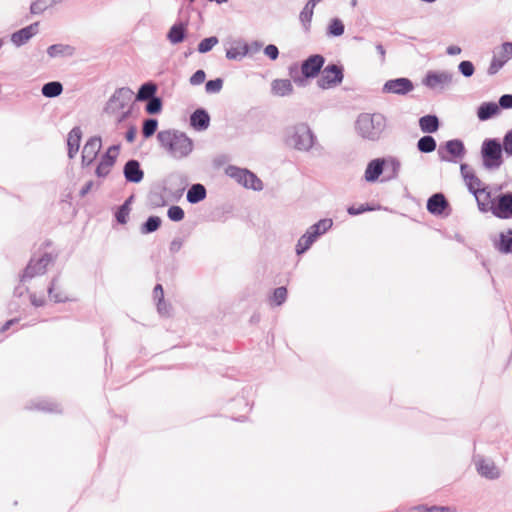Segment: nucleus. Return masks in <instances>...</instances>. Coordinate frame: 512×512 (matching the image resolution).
Wrapping results in <instances>:
<instances>
[{
  "instance_id": "f257e3e1",
  "label": "nucleus",
  "mask_w": 512,
  "mask_h": 512,
  "mask_svg": "<svg viewBox=\"0 0 512 512\" xmlns=\"http://www.w3.org/2000/svg\"><path fill=\"white\" fill-rule=\"evenodd\" d=\"M157 139L161 147L174 159L186 158L193 151L192 139L179 130H162L158 132Z\"/></svg>"
},
{
  "instance_id": "f03ea898",
  "label": "nucleus",
  "mask_w": 512,
  "mask_h": 512,
  "mask_svg": "<svg viewBox=\"0 0 512 512\" xmlns=\"http://www.w3.org/2000/svg\"><path fill=\"white\" fill-rule=\"evenodd\" d=\"M284 142L297 151L308 152L316 144L317 138L308 124L297 123L285 128Z\"/></svg>"
},
{
  "instance_id": "7ed1b4c3",
  "label": "nucleus",
  "mask_w": 512,
  "mask_h": 512,
  "mask_svg": "<svg viewBox=\"0 0 512 512\" xmlns=\"http://www.w3.org/2000/svg\"><path fill=\"white\" fill-rule=\"evenodd\" d=\"M387 127V118L381 113H362L356 120V130L367 140L377 141Z\"/></svg>"
},
{
  "instance_id": "20e7f679",
  "label": "nucleus",
  "mask_w": 512,
  "mask_h": 512,
  "mask_svg": "<svg viewBox=\"0 0 512 512\" xmlns=\"http://www.w3.org/2000/svg\"><path fill=\"white\" fill-rule=\"evenodd\" d=\"M460 171L468 190L475 196L479 210L481 212H487V200L490 198V192L481 187L482 181L474 174L467 164H461Z\"/></svg>"
},
{
  "instance_id": "39448f33",
  "label": "nucleus",
  "mask_w": 512,
  "mask_h": 512,
  "mask_svg": "<svg viewBox=\"0 0 512 512\" xmlns=\"http://www.w3.org/2000/svg\"><path fill=\"white\" fill-rule=\"evenodd\" d=\"M480 153L483 167L487 170H496L503 164L502 145L496 138L485 139L482 142Z\"/></svg>"
},
{
  "instance_id": "423d86ee",
  "label": "nucleus",
  "mask_w": 512,
  "mask_h": 512,
  "mask_svg": "<svg viewBox=\"0 0 512 512\" xmlns=\"http://www.w3.org/2000/svg\"><path fill=\"white\" fill-rule=\"evenodd\" d=\"M333 225L332 219L325 218L311 225L306 232L299 238L296 245V254L302 255L310 249L316 240L325 234Z\"/></svg>"
},
{
  "instance_id": "0eeeda50",
  "label": "nucleus",
  "mask_w": 512,
  "mask_h": 512,
  "mask_svg": "<svg viewBox=\"0 0 512 512\" xmlns=\"http://www.w3.org/2000/svg\"><path fill=\"white\" fill-rule=\"evenodd\" d=\"M134 92L128 87H121L114 91L106 102L103 112L108 116L119 114L120 111L131 106Z\"/></svg>"
},
{
  "instance_id": "6e6552de",
  "label": "nucleus",
  "mask_w": 512,
  "mask_h": 512,
  "mask_svg": "<svg viewBox=\"0 0 512 512\" xmlns=\"http://www.w3.org/2000/svg\"><path fill=\"white\" fill-rule=\"evenodd\" d=\"M225 173L245 188L252 189L254 191H261L263 189L262 181L256 176V174L248 169L229 165L226 167Z\"/></svg>"
},
{
  "instance_id": "1a4fd4ad",
  "label": "nucleus",
  "mask_w": 512,
  "mask_h": 512,
  "mask_svg": "<svg viewBox=\"0 0 512 512\" xmlns=\"http://www.w3.org/2000/svg\"><path fill=\"white\" fill-rule=\"evenodd\" d=\"M488 211L499 219H512V192L500 193L487 200Z\"/></svg>"
},
{
  "instance_id": "9d476101",
  "label": "nucleus",
  "mask_w": 512,
  "mask_h": 512,
  "mask_svg": "<svg viewBox=\"0 0 512 512\" xmlns=\"http://www.w3.org/2000/svg\"><path fill=\"white\" fill-rule=\"evenodd\" d=\"M54 258L49 253H44L40 258H31L28 265L26 266L23 275L21 276V282H26L35 276L43 275L46 272L48 265L53 263Z\"/></svg>"
},
{
  "instance_id": "9b49d317",
  "label": "nucleus",
  "mask_w": 512,
  "mask_h": 512,
  "mask_svg": "<svg viewBox=\"0 0 512 512\" xmlns=\"http://www.w3.org/2000/svg\"><path fill=\"white\" fill-rule=\"evenodd\" d=\"M344 78L343 68L336 64L327 65L318 79V86L322 89H329L342 83Z\"/></svg>"
},
{
  "instance_id": "f8f14e48",
  "label": "nucleus",
  "mask_w": 512,
  "mask_h": 512,
  "mask_svg": "<svg viewBox=\"0 0 512 512\" xmlns=\"http://www.w3.org/2000/svg\"><path fill=\"white\" fill-rule=\"evenodd\" d=\"M465 154V146L464 143L459 139H452L445 144L440 145L438 148V155L441 161L451 162L453 158H462Z\"/></svg>"
},
{
  "instance_id": "ddd939ff",
  "label": "nucleus",
  "mask_w": 512,
  "mask_h": 512,
  "mask_svg": "<svg viewBox=\"0 0 512 512\" xmlns=\"http://www.w3.org/2000/svg\"><path fill=\"white\" fill-rule=\"evenodd\" d=\"M453 81V73L448 71L434 72L430 71L427 73L423 80V84L433 90H443L445 87L450 85Z\"/></svg>"
},
{
  "instance_id": "4468645a",
  "label": "nucleus",
  "mask_w": 512,
  "mask_h": 512,
  "mask_svg": "<svg viewBox=\"0 0 512 512\" xmlns=\"http://www.w3.org/2000/svg\"><path fill=\"white\" fill-rule=\"evenodd\" d=\"M414 89L413 82L405 77L390 79L382 87V92L387 94L406 95Z\"/></svg>"
},
{
  "instance_id": "2eb2a0df",
  "label": "nucleus",
  "mask_w": 512,
  "mask_h": 512,
  "mask_svg": "<svg viewBox=\"0 0 512 512\" xmlns=\"http://www.w3.org/2000/svg\"><path fill=\"white\" fill-rule=\"evenodd\" d=\"M325 63V58L320 54H313L306 58L301 64V72L305 78H314L316 77L323 65Z\"/></svg>"
},
{
  "instance_id": "dca6fc26",
  "label": "nucleus",
  "mask_w": 512,
  "mask_h": 512,
  "mask_svg": "<svg viewBox=\"0 0 512 512\" xmlns=\"http://www.w3.org/2000/svg\"><path fill=\"white\" fill-rule=\"evenodd\" d=\"M512 57V42H504L501 45L499 55H494L487 73L489 75H495L505 65V63Z\"/></svg>"
},
{
  "instance_id": "f3484780",
  "label": "nucleus",
  "mask_w": 512,
  "mask_h": 512,
  "mask_svg": "<svg viewBox=\"0 0 512 512\" xmlns=\"http://www.w3.org/2000/svg\"><path fill=\"white\" fill-rule=\"evenodd\" d=\"M474 463L477 472L482 476L490 480L498 479L501 475L500 470L495 463L490 459H485L478 455L474 457Z\"/></svg>"
},
{
  "instance_id": "a211bd4d",
  "label": "nucleus",
  "mask_w": 512,
  "mask_h": 512,
  "mask_svg": "<svg viewBox=\"0 0 512 512\" xmlns=\"http://www.w3.org/2000/svg\"><path fill=\"white\" fill-rule=\"evenodd\" d=\"M102 147V141L99 136L91 137L83 147L82 165L89 166L96 159Z\"/></svg>"
},
{
  "instance_id": "6ab92c4d",
  "label": "nucleus",
  "mask_w": 512,
  "mask_h": 512,
  "mask_svg": "<svg viewBox=\"0 0 512 512\" xmlns=\"http://www.w3.org/2000/svg\"><path fill=\"white\" fill-rule=\"evenodd\" d=\"M39 31V23H32L11 34L10 40L16 47L26 44Z\"/></svg>"
},
{
  "instance_id": "aec40b11",
  "label": "nucleus",
  "mask_w": 512,
  "mask_h": 512,
  "mask_svg": "<svg viewBox=\"0 0 512 512\" xmlns=\"http://www.w3.org/2000/svg\"><path fill=\"white\" fill-rule=\"evenodd\" d=\"M123 174L126 181L131 183H139L144 178V171L141 169L139 161L135 159H130L125 163Z\"/></svg>"
},
{
  "instance_id": "412c9836",
  "label": "nucleus",
  "mask_w": 512,
  "mask_h": 512,
  "mask_svg": "<svg viewBox=\"0 0 512 512\" xmlns=\"http://www.w3.org/2000/svg\"><path fill=\"white\" fill-rule=\"evenodd\" d=\"M385 166L382 158H375L371 160L365 169L364 179L367 182H376L379 177L384 174Z\"/></svg>"
},
{
  "instance_id": "4be33fe9",
  "label": "nucleus",
  "mask_w": 512,
  "mask_h": 512,
  "mask_svg": "<svg viewBox=\"0 0 512 512\" xmlns=\"http://www.w3.org/2000/svg\"><path fill=\"white\" fill-rule=\"evenodd\" d=\"M382 159L385 166L384 177L382 181H391L397 179L401 169L400 160L393 156L383 157Z\"/></svg>"
},
{
  "instance_id": "5701e85b",
  "label": "nucleus",
  "mask_w": 512,
  "mask_h": 512,
  "mask_svg": "<svg viewBox=\"0 0 512 512\" xmlns=\"http://www.w3.org/2000/svg\"><path fill=\"white\" fill-rule=\"evenodd\" d=\"M190 125L197 131H204L210 125V116L203 108L196 109L190 116Z\"/></svg>"
},
{
  "instance_id": "b1692460",
  "label": "nucleus",
  "mask_w": 512,
  "mask_h": 512,
  "mask_svg": "<svg viewBox=\"0 0 512 512\" xmlns=\"http://www.w3.org/2000/svg\"><path fill=\"white\" fill-rule=\"evenodd\" d=\"M448 205V201L442 193H435L427 201V210L431 214L440 215Z\"/></svg>"
},
{
  "instance_id": "393cba45",
  "label": "nucleus",
  "mask_w": 512,
  "mask_h": 512,
  "mask_svg": "<svg viewBox=\"0 0 512 512\" xmlns=\"http://www.w3.org/2000/svg\"><path fill=\"white\" fill-rule=\"evenodd\" d=\"M500 113L499 106L495 102H483L477 109V117L480 121H487Z\"/></svg>"
},
{
  "instance_id": "a878e982",
  "label": "nucleus",
  "mask_w": 512,
  "mask_h": 512,
  "mask_svg": "<svg viewBox=\"0 0 512 512\" xmlns=\"http://www.w3.org/2000/svg\"><path fill=\"white\" fill-rule=\"evenodd\" d=\"M293 90V85L289 79H275L271 83V92L275 96H288L293 93Z\"/></svg>"
},
{
  "instance_id": "bb28decb",
  "label": "nucleus",
  "mask_w": 512,
  "mask_h": 512,
  "mask_svg": "<svg viewBox=\"0 0 512 512\" xmlns=\"http://www.w3.org/2000/svg\"><path fill=\"white\" fill-rule=\"evenodd\" d=\"M82 137V131L80 127H74L68 134L67 145H68V156L73 158L79 150L80 141Z\"/></svg>"
},
{
  "instance_id": "cd10ccee",
  "label": "nucleus",
  "mask_w": 512,
  "mask_h": 512,
  "mask_svg": "<svg viewBox=\"0 0 512 512\" xmlns=\"http://www.w3.org/2000/svg\"><path fill=\"white\" fill-rule=\"evenodd\" d=\"M494 247L503 254L512 253V229L499 234V239L494 242Z\"/></svg>"
},
{
  "instance_id": "c85d7f7f",
  "label": "nucleus",
  "mask_w": 512,
  "mask_h": 512,
  "mask_svg": "<svg viewBox=\"0 0 512 512\" xmlns=\"http://www.w3.org/2000/svg\"><path fill=\"white\" fill-rule=\"evenodd\" d=\"M207 196L206 188L203 184H192L187 191L186 199L191 204H197L203 201Z\"/></svg>"
},
{
  "instance_id": "c756f323",
  "label": "nucleus",
  "mask_w": 512,
  "mask_h": 512,
  "mask_svg": "<svg viewBox=\"0 0 512 512\" xmlns=\"http://www.w3.org/2000/svg\"><path fill=\"white\" fill-rule=\"evenodd\" d=\"M186 32V25L184 23H175L168 31L167 39L173 45L179 44L184 41Z\"/></svg>"
},
{
  "instance_id": "7c9ffc66",
  "label": "nucleus",
  "mask_w": 512,
  "mask_h": 512,
  "mask_svg": "<svg viewBox=\"0 0 512 512\" xmlns=\"http://www.w3.org/2000/svg\"><path fill=\"white\" fill-rule=\"evenodd\" d=\"M75 53V48L67 44H53L47 48V54L51 58L71 57Z\"/></svg>"
},
{
  "instance_id": "2f4dec72",
  "label": "nucleus",
  "mask_w": 512,
  "mask_h": 512,
  "mask_svg": "<svg viewBox=\"0 0 512 512\" xmlns=\"http://www.w3.org/2000/svg\"><path fill=\"white\" fill-rule=\"evenodd\" d=\"M439 119L436 115L428 114L419 119V127L424 133H434L439 129Z\"/></svg>"
},
{
  "instance_id": "473e14b6",
  "label": "nucleus",
  "mask_w": 512,
  "mask_h": 512,
  "mask_svg": "<svg viewBox=\"0 0 512 512\" xmlns=\"http://www.w3.org/2000/svg\"><path fill=\"white\" fill-rule=\"evenodd\" d=\"M157 85L151 81L140 86L135 96L137 101H147L156 96Z\"/></svg>"
},
{
  "instance_id": "72a5a7b5",
  "label": "nucleus",
  "mask_w": 512,
  "mask_h": 512,
  "mask_svg": "<svg viewBox=\"0 0 512 512\" xmlns=\"http://www.w3.org/2000/svg\"><path fill=\"white\" fill-rule=\"evenodd\" d=\"M246 55H248V49L246 46H243V42H236L230 48L226 50V57L229 60L240 61Z\"/></svg>"
},
{
  "instance_id": "f704fd0d",
  "label": "nucleus",
  "mask_w": 512,
  "mask_h": 512,
  "mask_svg": "<svg viewBox=\"0 0 512 512\" xmlns=\"http://www.w3.org/2000/svg\"><path fill=\"white\" fill-rule=\"evenodd\" d=\"M59 276H56L52 279L50 286L48 287V294L50 299H52L55 303H61L68 300V297L64 294V292L58 286Z\"/></svg>"
},
{
  "instance_id": "c9c22d12",
  "label": "nucleus",
  "mask_w": 512,
  "mask_h": 512,
  "mask_svg": "<svg viewBox=\"0 0 512 512\" xmlns=\"http://www.w3.org/2000/svg\"><path fill=\"white\" fill-rule=\"evenodd\" d=\"M116 160L109 155H102L99 164L96 167L95 173L98 177H106L111 168L114 166Z\"/></svg>"
},
{
  "instance_id": "e433bc0d",
  "label": "nucleus",
  "mask_w": 512,
  "mask_h": 512,
  "mask_svg": "<svg viewBox=\"0 0 512 512\" xmlns=\"http://www.w3.org/2000/svg\"><path fill=\"white\" fill-rule=\"evenodd\" d=\"M63 91V85L59 81L47 82L42 86V95L46 98H55Z\"/></svg>"
},
{
  "instance_id": "4c0bfd02",
  "label": "nucleus",
  "mask_w": 512,
  "mask_h": 512,
  "mask_svg": "<svg viewBox=\"0 0 512 512\" xmlns=\"http://www.w3.org/2000/svg\"><path fill=\"white\" fill-rule=\"evenodd\" d=\"M436 147V140L430 135L421 137L417 142V149L422 153H431Z\"/></svg>"
},
{
  "instance_id": "58836bf2",
  "label": "nucleus",
  "mask_w": 512,
  "mask_h": 512,
  "mask_svg": "<svg viewBox=\"0 0 512 512\" xmlns=\"http://www.w3.org/2000/svg\"><path fill=\"white\" fill-rule=\"evenodd\" d=\"M162 220L158 216H150L147 220L141 225L140 232L142 234H150L158 230L161 226Z\"/></svg>"
},
{
  "instance_id": "ea45409f",
  "label": "nucleus",
  "mask_w": 512,
  "mask_h": 512,
  "mask_svg": "<svg viewBox=\"0 0 512 512\" xmlns=\"http://www.w3.org/2000/svg\"><path fill=\"white\" fill-rule=\"evenodd\" d=\"M314 6L312 3L307 2L302 11L300 12L299 19L305 31H308L314 14Z\"/></svg>"
},
{
  "instance_id": "a19ab883",
  "label": "nucleus",
  "mask_w": 512,
  "mask_h": 512,
  "mask_svg": "<svg viewBox=\"0 0 512 512\" xmlns=\"http://www.w3.org/2000/svg\"><path fill=\"white\" fill-rule=\"evenodd\" d=\"M345 26L339 18L330 20L327 26V35L332 37H339L344 34Z\"/></svg>"
},
{
  "instance_id": "79ce46f5",
  "label": "nucleus",
  "mask_w": 512,
  "mask_h": 512,
  "mask_svg": "<svg viewBox=\"0 0 512 512\" xmlns=\"http://www.w3.org/2000/svg\"><path fill=\"white\" fill-rule=\"evenodd\" d=\"M158 121L155 118H148L144 120L142 126V134L144 138H150L153 136L157 130Z\"/></svg>"
},
{
  "instance_id": "37998d69",
  "label": "nucleus",
  "mask_w": 512,
  "mask_h": 512,
  "mask_svg": "<svg viewBox=\"0 0 512 512\" xmlns=\"http://www.w3.org/2000/svg\"><path fill=\"white\" fill-rule=\"evenodd\" d=\"M145 110L148 114L154 115L158 114L162 110V100L161 98L155 96L149 100H147V104L145 106Z\"/></svg>"
},
{
  "instance_id": "c03bdc74",
  "label": "nucleus",
  "mask_w": 512,
  "mask_h": 512,
  "mask_svg": "<svg viewBox=\"0 0 512 512\" xmlns=\"http://www.w3.org/2000/svg\"><path fill=\"white\" fill-rule=\"evenodd\" d=\"M218 43V38L216 36H211L204 38L198 44V51L200 53H207Z\"/></svg>"
},
{
  "instance_id": "a18cd8bd",
  "label": "nucleus",
  "mask_w": 512,
  "mask_h": 512,
  "mask_svg": "<svg viewBox=\"0 0 512 512\" xmlns=\"http://www.w3.org/2000/svg\"><path fill=\"white\" fill-rule=\"evenodd\" d=\"M223 87V80L221 78H216L213 80H209L205 84V91L208 94H216L221 91Z\"/></svg>"
},
{
  "instance_id": "49530a36",
  "label": "nucleus",
  "mask_w": 512,
  "mask_h": 512,
  "mask_svg": "<svg viewBox=\"0 0 512 512\" xmlns=\"http://www.w3.org/2000/svg\"><path fill=\"white\" fill-rule=\"evenodd\" d=\"M167 216L171 221L179 222L184 219L185 213L180 206L173 205L168 209Z\"/></svg>"
},
{
  "instance_id": "de8ad7c7",
  "label": "nucleus",
  "mask_w": 512,
  "mask_h": 512,
  "mask_svg": "<svg viewBox=\"0 0 512 512\" xmlns=\"http://www.w3.org/2000/svg\"><path fill=\"white\" fill-rule=\"evenodd\" d=\"M287 298V289L284 286L278 287L274 290L272 300L277 306L282 305Z\"/></svg>"
},
{
  "instance_id": "09e8293b",
  "label": "nucleus",
  "mask_w": 512,
  "mask_h": 512,
  "mask_svg": "<svg viewBox=\"0 0 512 512\" xmlns=\"http://www.w3.org/2000/svg\"><path fill=\"white\" fill-rule=\"evenodd\" d=\"M458 69H459V72L464 77H471L475 71L473 63L468 60L461 61L458 65Z\"/></svg>"
},
{
  "instance_id": "8fccbe9b",
  "label": "nucleus",
  "mask_w": 512,
  "mask_h": 512,
  "mask_svg": "<svg viewBox=\"0 0 512 512\" xmlns=\"http://www.w3.org/2000/svg\"><path fill=\"white\" fill-rule=\"evenodd\" d=\"M129 207H127V203H124L122 204L116 214H115V217H116V220L120 223V224H125L127 222V218H128V215H129Z\"/></svg>"
},
{
  "instance_id": "3c124183",
  "label": "nucleus",
  "mask_w": 512,
  "mask_h": 512,
  "mask_svg": "<svg viewBox=\"0 0 512 512\" xmlns=\"http://www.w3.org/2000/svg\"><path fill=\"white\" fill-rule=\"evenodd\" d=\"M502 150L508 155L512 156V129L507 131L503 137Z\"/></svg>"
},
{
  "instance_id": "603ef678",
  "label": "nucleus",
  "mask_w": 512,
  "mask_h": 512,
  "mask_svg": "<svg viewBox=\"0 0 512 512\" xmlns=\"http://www.w3.org/2000/svg\"><path fill=\"white\" fill-rule=\"evenodd\" d=\"M35 409L46 412H60L58 405L48 401H39L38 403L35 404Z\"/></svg>"
},
{
  "instance_id": "864d4df0",
  "label": "nucleus",
  "mask_w": 512,
  "mask_h": 512,
  "mask_svg": "<svg viewBox=\"0 0 512 512\" xmlns=\"http://www.w3.org/2000/svg\"><path fill=\"white\" fill-rule=\"evenodd\" d=\"M206 74L204 70H197L191 77H190V84L191 85H200L205 81Z\"/></svg>"
},
{
  "instance_id": "5fc2aeb1",
  "label": "nucleus",
  "mask_w": 512,
  "mask_h": 512,
  "mask_svg": "<svg viewBox=\"0 0 512 512\" xmlns=\"http://www.w3.org/2000/svg\"><path fill=\"white\" fill-rule=\"evenodd\" d=\"M500 109H512V94H504L497 103Z\"/></svg>"
},
{
  "instance_id": "6e6d98bb",
  "label": "nucleus",
  "mask_w": 512,
  "mask_h": 512,
  "mask_svg": "<svg viewBox=\"0 0 512 512\" xmlns=\"http://www.w3.org/2000/svg\"><path fill=\"white\" fill-rule=\"evenodd\" d=\"M264 54L271 60H276L279 56V49L274 44H269L264 48Z\"/></svg>"
},
{
  "instance_id": "4d7b16f0",
  "label": "nucleus",
  "mask_w": 512,
  "mask_h": 512,
  "mask_svg": "<svg viewBox=\"0 0 512 512\" xmlns=\"http://www.w3.org/2000/svg\"><path fill=\"white\" fill-rule=\"evenodd\" d=\"M373 210L372 207H370L368 204H362L360 205L359 207H354V206H350L348 209H347V212L350 214V215H359V214H362L366 211H371Z\"/></svg>"
},
{
  "instance_id": "13d9d810",
  "label": "nucleus",
  "mask_w": 512,
  "mask_h": 512,
  "mask_svg": "<svg viewBox=\"0 0 512 512\" xmlns=\"http://www.w3.org/2000/svg\"><path fill=\"white\" fill-rule=\"evenodd\" d=\"M46 9L47 7L41 1L38 0L33 1L30 6V11L32 14H41Z\"/></svg>"
},
{
  "instance_id": "bf43d9fd",
  "label": "nucleus",
  "mask_w": 512,
  "mask_h": 512,
  "mask_svg": "<svg viewBox=\"0 0 512 512\" xmlns=\"http://www.w3.org/2000/svg\"><path fill=\"white\" fill-rule=\"evenodd\" d=\"M182 245H183V241L181 238H174L169 245L170 253L175 254V253L179 252L180 249L182 248Z\"/></svg>"
},
{
  "instance_id": "052dcab7",
  "label": "nucleus",
  "mask_w": 512,
  "mask_h": 512,
  "mask_svg": "<svg viewBox=\"0 0 512 512\" xmlns=\"http://www.w3.org/2000/svg\"><path fill=\"white\" fill-rule=\"evenodd\" d=\"M243 46H246L248 49V54H255L260 51L262 48V43L259 41H253L251 44H247L243 42Z\"/></svg>"
},
{
  "instance_id": "680f3d73",
  "label": "nucleus",
  "mask_w": 512,
  "mask_h": 512,
  "mask_svg": "<svg viewBox=\"0 0 512 512\" xmlns=\"http://www.w3.org/2000/svg\"><path fill=\"white\" fill-rule=\"evenodd\" d=\"M131 113H132V107L129 106L127 107L126 109L120 111L119 114H116L115 116L117 117V123H122L123 121H125L126 119H128L130 116H131Z\"/></svg>"
},
{
  "instance_id": "e2e57ef3",
  "label": "nucleus",
  "mask_w": 512,
  "mask_h": 512,
  "mask_svg": "<svg viewBox=\"0 0 512 512\" xmlns=\"http://www.w3.org/2000/svg\"><path fill=\"white\" fill-rule=\"evenodd\" d=\"M153 296L155 301H164V291L161 284H157L153 290Z\"/></svg>"
},
{
  "instance_id": "0e129e2a",
  "label": "nucleus",
  "mask_w": 512,
  "mask_h": 512,
  "mask_svg": "<svg viewBox=\"0 0 512 512\" xmlns=\"http://www.w3.org/2000/svg\"><path fill=\"white\" fill-rule=\"evenodd\" d=\"M137 134V128L135 126H130L125 134V138L129 143L134 142Z\"/></svg>"
},
{
  "instance_id": "69168bd1",
  "label": "nucleus",
  "mask_w": 512,
  "mask_h": 512,
  "mask_svg": "<svg viewBox=\"0 0 512 512\" xmlns=\"http://www.w3.org/2000/svg\"><path fill=\"white\" fill-rule=\"evenodd\" d=\"M119 150H120V144H115V145H112L110 146L107 151L104 153V155H109L111 156L113 159L116 160L117 156H118V153H119Z\"/></svg>"
},
{
  "instance_id": "338daca9",
  "label": "nucleus",
  "mask_w": 512,
  "mask_h": 512,
  "mask_svg": "<svg viewBox=\"0 0 512 512\" xmlns=\"http://www.w3.org/2000/svg\"><path fill=\"white\" fill-rule=\"evenodd\" d=\"M157 310L161 315H169V305L165 301L157 302Z\"/></svg>"
},
{
  "instance_id": "774afa93",
  "label": "nucleus",
  "mask_w": 512,
  "mask_h": 512,
  "mask_svg": "<svg viewBox=\"0 0 512 512\" xmlns=\"http://www.w3.org/2000/svg\"><path fill=\"white\" fill-rule=\"evenodd\" d=\"M427 512H451L450 508L447 506H431L425 508Z\"/></svg>"
}]
</instances>
